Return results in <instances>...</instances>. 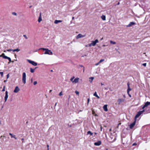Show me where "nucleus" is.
<instances>
[{"mask_svg":"<svg viewBox=\"0 0 150 150\" xmlns=\"http://www.w3.org/2000/svg\"><path fill=\"white\" fill-rule=\"evenodd\" d=\"M89 100H90L89 98H88V102H87L88 104V103H89Z\"/></svg>","mask_w":150,"mask_h":150,"instance_id":"obj_43","label":"nucleus"},{"mask_svg":"<svg viewBox=\"0 0 150 150\" xmlns=\"http://www.w3.org/2000/svg\"><path fill=\"white\" fill-rule=\"evenodd\" d=\"M116 44V42H113V44Z\"/></svg>","mask_w":150,"mask_h":150,"instance_id":"obj_50","label":"nucleus"},{"mask_svg":"<svg viewBox=\"0 0 150 150\" xmlns=\"http://www.w3.org/2000/svg\"><path fill=\"white\" fill-rule=\"evenodd\" d=\"M104 60V59H101L100 61L99 62V63H101L102 62H103Z\"/></svg>","mask_w":150,"mask_h":150,"instance_id":"obj_33","label":"nucleus"},{"mask_svg":"<svg viewBox=\"0 0 150 150\" xmlns=\"http://www.w3.org/2000/svg\"><path fill=\"white\" fill-rule=\"evenodd\" d=\"M4 52H6V50H4Z\"/></svg>","mask_w":150,"mask_h":150,"instance_id":"obj_64","label":"nucleus"},{"mask_svg":"<svg viewBox=\"0 0 150 150\" xmlns=\"http://www.w3.org/2000/svg\"><path fill=\"white\" fill-rule=\"evenodd\" d=\"M20 91V89L17 86L15 87V89L14 90V92L15 93H18Z\"/></svg>","mask_w":150,"mask_h":150,"instance_id":"obj_12","label":"nucleus"},{"mask_svg":"<svg viewBox=\"0 0 150 150\" xmlns=\"http://www.w3.org/2000/svg\"><path fill=\"white\" fill-rule=\"evenodd\" d=\"M119 4H120V2H118V3H117V5H119Z\"/></svg>","mask_w":150,"mask_h":150,"instance_id":"obj_55","label":"nucleus"},{"mask_svg":"<svg viewBox=\"0 0 150 150\" xmlns=\"http://www.w3.org/2000/svg\"><path fill=\"white\" fill-rule=\"evenodd\" d=\"M100 64V63H99V62H98V63L96 64H95V65L96 66H97V65H98Z\"/></svg>","mask_w":150,"mask_h":150,"instance_id":"obj_41","label":"nucleus"},{"mask_svg":"<svg viewBox=\"0 0 150 150\" xmlns=\"http://www.w3.org/2000/svg\"><path fill=\"white\" fill-rule=\"evenodd\" d=\"M44 54H48L49 55H52L53 54L51 50H49L48 49L45 51Z\"/></svg>","mask_w":150,"mask_h":150,"instance_id":"obj_4","label":"nucleus"},{"mask_svg":"<svg viewBox=\"0 0 150 150\" xmlns=\"http://www.w3.org/2000/svg\"><path fill=\"white\" fill-rule=\"evenodd\" d=\"M8 97V92L6 91L5 92V95L4 97L5 102H6Z\"/></svg>","mask_w":150,"mask_h":150,"instance_id":"obj_9","label":"nucleus"},{"mask_svg":"<svg viewBox=\"0 0 150 150\" xmlns=\"http://www.w3.org/2000/svg\"><path fill=\"white\" fill-rule=\"evenodd\" d=\"M5 59H7L9 61V62H8V63H10L11 62V59L10 58L8 57H5Z\"/></svg>","mask_w":150,"mask_h":150,"instance_id":"obj_22","label":"nucleus"},{"mask_svg":"<svg viewBox=\"0 0 150 150\" xmlns=\"http://www.w3.org/2000/svg\"><path fill=\"white\" fill-rule=\"evenodd\" d=\"M13 50H11V49H9V50H7V51L8 52H10L11 51H13Z\"/></svg>","mask_w":150,"mask_h":150,"instance_id":"obj_40","label":"nucleus"},{"mask_svg":"<svg viewBox=\"0 0 150 150\" xmlns=\"http://www.w3.org/2000/svg\"><path fill=\"white\" fill-rule=\"evenodd\" d=\"M74 17H72V19H74Z\"/></svg>","mask_w":150,"mask_h":150,"instance_id":"obj_63","label":"nucleus"},{"mask_svg":"<svg viewBox=\"0 0 150 150\" xmlns=\"http://www.w3.org/2000/svg\"><path fill=\"white\" fill-rule=\"evenodd\" d=\"M22 82L23 83L25 84L26 82V74L25 72H23L22 74Z\"/></svg>","mask_w":150,"mask_h":150,"instance_id":"obj_2","label":"nucleus"},{"mask_svg":"<svg viewBox=\"0 0 150 150\" xmlns=\"http://www.w3.org/2000/svg\"><path fill=\"white\" fill-rule=\"evenodd\" d=\"M33 81V78H31V82H32Z\"/></svg>","mask_w":150,"mask_h":150,"instance_id":"obj_45","label":"nucleus"},{"mask_svg":"<svg viewBox=\"0 0 150 150\" xmlns=\"http://www.w3.org/2000/svg\"><path fill=\"white\" fill-rule=\"evenodd\" d=\"M124 98H124L125 99V95L123 96Z\"/></svg>","mask_w":150,"mask_h":150,"instance_id":"obj_46","label":"nucleus"},{"mask_svg":"<svg viewBox=\"0 0 150 150\" xmlns=\"http://www.w3.org/2000/svg\"><path fill=\"white\" fill-rule=\"evenodd\" d=\"M129 92L127 91V94H128V95L129 94Z\"/></svg>","mask_w":150,"mask_h":150,"instance_id":"obj_54","label":"nucleus"},{"mask_svg":"<svg viewBox=\"0 0 150 150\" xmlns=\"http://www.w3.org/2000/svg\"><path fill=\"white\" fill-rule=\"evenodd\" d=\"M101 144V142L100 141H98V142H95L94 144L96 146H99Z\"/></svg>","mask_w":150,"mask_h":150,"instance_id":"obj_15","label":"nucleus"},{"mask_svg":"<svg viewBox=\"0 0 150 150\" xmlns=\"http://www.w3.org/2000/svg\"><path fill=\"white\" fill-rule=\"evenodd\" d=\"M137 144L136 143H134L133 144V145H136Z\"/></svg>","mask_w":150,"mask_h":150,"instance_id":"obj_44","label":"nucleus"},{"mask_svg":"<svg viewBox=\"0 0 150 150\" xmlns=\"http://www.w3.org/2000/svg\"><path fill=\"white\" fill-rule=\"evenodd\" d=\"M47 150H49V148H47Z\"/></svg>","mask_w":150,"mask_h":150,"instance_id":"obj_61","label":"nucleus"},{"mask_svg":"<svg viewBox=\"0 0 150 150\" xmlns=\"http://www.w3.org/2000/svg\"><path fill=\"white\" fill-rule=\"evenodd\" d=\"M5 86H4L3 87V88L2 91V92L4 91H5Z\"/></svg>","mask_w":150,"mask_h":150,"instance_id":"obj_36","label":"nucleus"},{"mask_svg":"<svg viewBox=\"0 0 150 150\" xmlns=\"http://www.w3.org/2000/svg\"><path fill=\"white\" fill-rule=\"evenodd\" d=\"M98 42V40L97 39H96L94 41H92L91 42L89 45L88 46L91 47V46H95L96 45V44Z\"/></svg>","mask_w":150,"mask_h":150,"instance_id":"obj_3","label":"nucleus"},{"mask_svg":"<svg viewBox=\"0 0 150 150\" xmlns=\"http://www.w3.org/2000/svg\"><path fill=\"white\" fill-rule=\"evenodd\" d=\"M103 109L104 111H107L108 110V109H107V105H104L103 106Z\"/></svg>","mask_w":150,"mask_h":150,"instance_id":"obj_17","label":"nucleus"},{"mask_svg":"<svg viewBox=\"0 0 150 150\" xmlns=\"http://www.w3.org/2000/svg\"><path fill=\"white\" fill-rule=\"evenodd\" d=\"M20 51V50L18 49V48H17V49H14V50H13V52H15V51H16V52H18L19 51Z\"/></svg>","mask_w":150,"mask_h":150,"instance_id":"obj_25","label":"nucleus"},{"mask_svg":"<svg viewBox=\"0 0 150 150\" xmlns=\"http://www.w3.org/2000/svg\"><path fill=\"white\" fill-rule=\"evenodd\" d=\"M92 114L95 116H97L96 114L95 113V112L93 110H92Z\"/></svg>","mask_w":150,"mask_h":150,"instance_id":"obj_30","label":"nucleus"},{"mask_svg":"<svg viewBox=\"0 0 150 150\" xmlns=\"http://www.w3.org/2000/svg\"><path fill=\"white\" fill-rule=\"evenodd\" d=\"M114 52L116 54H120V53L119 51V48L118 45L114 46Z\"/></svg>","mask_w":150,"mask_h":150,"instance_id":"obj_1","label":"nucleus"},{"mask_svg":"<svg viewBox=\"0 0 150 150\" xmlns=\"http://www.w3.org/2000/svg\"><path fill=\"white\" fill-rule=\"evenodd\" d=\"M142 65L145 67L146 66V63H143L142 64Z\"/></svg>","mask_w":150,"mask_h":150,"instance_id":"obj_39","label":"nucleus"},{"mask_svg":"<svg viewBox=\"0 0 150 150\" xmlns=\"http://www.w3.org/2000/svg\"><path fill=\"white\" fill-rule=\"evenodd\" d=\"M80 66L81 67H83L82 65L81 66Z\"/></svg>","mask_w":150,"mask_h":150,"instance_id":"obj_62","label":"nucleus"},{"mask_svg":"<svg viewBox=\"0 0 150 150\" xmlns=\"http://www.w3.org/2000/svg\"><path fill=\"white\" fill-rule=\"evenodd\" d=\"M125 100V99L123 98H120L118 100L117 102L119 104H120L121 103H123Z\"/></svg>","mask_w":150,"mask_h":150,"instance_id":"obj_7","label":"nucleus"},{"mask_svg":"<svg viewBox=\"0 0 150 150\" xmlns=\"http://www.w3.org/2000/svg\"><path fill=\"white\" fill-rule=\"evenodd\" d=\"M47 148H49V145H47Z\"/></svg>","mask_w":150,"mask_h":150,"instance_id":"obj_51","label":"nucleus"},{"mask_svg":"<svg viewBox=\"0 0 150 150\" xmlns=\"http://www.w3.org/2000/svg\"><path fill=\"white\" fill-rule=\"evenodd\" d=\"M9 74L7 75V79H8L9 77Z\"/></svg>","mask_w":150,"mask_h":150,"instance_id":"obj_42","label":"nucleus"},{"mask_svg":"<svg viewBox=\"0 0 150 150\" xmlns=\"http://www.w3.org/2000/svg\"><path fill=\"white\" fill-rule=\"evenodd\" d=\"M13 13V14L14 15H16V13Z\"/></svg>","mask_w":150,"mask_h":150,"instance_id":"obj_47","label":"nucleus"},{"mask_svg":"<svg viewBox=\"0 0 150 150\" xmlns=\"http://www.w3.org/2000/svg\"><path fill=\"white\" fill-rule=\"evenodd\" d=\"M7 81V80H4V82H6V81Z\"/></svg>","mask_w":150,"mask_h":150,"instance_id":"obj_49","label":"nucleus"},{"mask_svg":"<svg viewBox=\"0 0 150 150\" xmlns=\"http://www.w3.org/2000/svg\"><path fill=\"white\" fill-rule=\"evenodd\" d=\"M27 61L30 64H32L33 65L36 66L37 65V63L34 61L28 59Z\"/></svg>","mask_w":150,"mask_h":150,"instance_id":"obj_6","label":"nucleus"},{"mask_svg":"<svg viewBox=\"0 0 150 150\" xmlns=\"http://www.w3.org/2000/svg\"><path fill=\"white\" fill-rule=\"evenodd\" d=\"M35 69H32V68H30V71L31 72L33 73L35 71Z\"/></svg>","mask_w":150,"mask_h":150,"instance_id":"obj_28","label":"nucleus"},{"mask_svg":"<svg viewBox=\"0 0 150 150\" xmlns=\"http://www.w3.org/2000/svg\"><path fill=\"white\" fill-rule=\"evenodd\" d=\"M42 21V18L41 17V13H40V16L39 17L38 21L39 22H40Z\"/></svg>","mask_w":150,"mask_h":150,"instance_id":"obj_18","label":"nucleus"},{"mask_svg":"<svg viewBox=\"0 0 150 150\" xmlns=\"http://www.w3.org/2000/svg\"><path fill=\"white\" fill-rule=\"evenodd\" d=\"M135 122H136V120L135 121L132 123L130 125H129V127L130 129H132L134 126L135 124Z\"/></svg>","mask_w":150,"mask_h":150,"instance_id":"obj_14","label":"nucleus"},{"mask_svg":"<svg viewBox=\"0 0 150 150\" xmlns=\"http://www.w3.org/2000/svg\"><path fill=\"white\" fill-rule=\"evenodd\" d=\"M144 110L142 111H140L139 112L137 115L135 117V119H136L137 118H138L139 116L142 114L144 112Z\"/></svg>","mask_w":150,"mask_h":150,"instance_id":"obj_5","label":"nucleus"},{"mask_svg":"<svg viewBox=\"0 0 150 150\" xmlns=\"http://www.w3.org/2000/svg\"><path fill=\"white\" fill-rule=\"evenodd\" d=\"M128 88L127 90V91L129 92L131 90V89L130 87V84L129 82H128L127 83Z\"/></svg>","mask_w":150,"mask_h":150,"instance_id":"obj_16","label":"nucleus"},{"mask_svg":"<svg viewBox=\"0 0 150 150\" xmlns=\"http://www.w3.org/2000/svg\"><path fill=\"white\" fill-rule=\"evenodd\" d=\"M87 134H90V135H93V133L91 132L90 131H88L87 133Z\"/></svg>","mask_w":150,"mask_h":150,"instance_id":"obj_26","label":"nucleus"},{"mask_svg":"<svg viewBox=\"0 0 150 150\" xmlns=\"http://www.w3.org/2000/svg\"><path fill=\"white\" fill-rule=\"evenodd\" d=\"M21 140H24V139H23V138L22 139H21Z\"/></svg>","mask_w":150,"mask_h":150,"instance_id":"obj_58","label":"nucleus"},{"mask_svg":"<svg viewBox=\"0 0 150 150\" xmlns=\"http://www.w3.org/2000/svg\"><path fill=\"white\" fill-rule=\"evenodd\" d=\"M93 96L96 97L98 99H99L100 98L97 95L96 92H95L93 94Z\"/></svg>","mask_w":150,"mask_h":150,"instance_id":"obj_23","label":"nucleus"},{"mask_svg":"<svg viewBox=\"0 0 150 150\" xmlns=\"http://www.w3.org/2000/svg\"><path fill=\"white\" fill-rule=\"evenodd\" d=\"M62 22V21H61V20H55L54 21V23L55 24H57L59 23H61Z\"/></svg>","mask_w":150,"mask_h":150,"instance_id":"obj_20","label":"nucleus"},{"mask_svg":"<svg viewBox=\"0 0 150 150\" xmlns=\"http://www.w3.org/2000/svg\"><path fill=\"white\" fill-rule=\"evenodd\" d=\"M75 93L76 95H78V96H79V91H75Z\"/></svg>","mask_w":150,"mask_h":150,"instance_id":"obj_31","label":"nucleus"},{"mask_svg":"<svg viewBox=\"0 0 150 150\" xmlns=\"http://www.w3.org/2000/svg\"><path fill=\"white\" fill-rule=\"evenodd\" d=\"M111 130H112V129H110V131H111Z\"/></svg>","mask_w":150,"mask_h":150,"instance_id":"obj_57","label":"nucleus"},{"mask_svg":"<svg viewBox=\"0 0 150 150\" xmlns=\"http://www.w3.org/2000/svg\"><path fill=\"white\" fill-rule=\"evenodd\" d=\"M23 36L26 39H27L28 38L25 35H24Z\"/></svg>","mask_w":150,"mask_h":150,"instance_id":"obj_38","label":"nucleus"},{"mask_svg":"<svg viewBox=\"0 0 150 150\" xmlns=\"http://www.w3.org/2000/svg\"><path fill=\"white\" fill-rule=\"evenodd\" d=\"M74 77L73 76V77H72V78H71V79H70V81L73 82V81H74L73 79H74Z\"/></svg>","mask_w":150,"mask_h":150,"instance_id":"obj_32","label":"nucleus"},{"mask_svg":"<svg viewBox=\"0 0 150 150\" xmlns=\"http://www.w3.org/2000/svg\"><path fill=\"white\" fill-rule=\"evenodd\" d=\"M59 96H61L63 95V94L62 93V91H61L59 94Z\"/></svg>","mask_w":150,"mask_h":150,"instance_id":"obj_34","label":"nucleus"},{"mask_svg":"<svg viewBox=\"0 0 150 150\" xmlns=\"http://www.w3.org/2000/svg\"><path fill=\"white\" fill-rule=\"evenodd\" d=\"M56 105H57V103H55V106H56Z\"/></svg>","mask_w":150,"mask_h":150,"instance_id":"obj_60","label":"nucleus"},{"mask_svg":"<svg viewBox=\"0 0 150 150\" xmlns=\"http://www.w3.org/2000/svg\"><path fill=\"white\" fill-rule=\"evenodd\" d=\"M150 105V102H147L145 103V105L143 107L142 109H144L145 107Z\"/></svg>","mask_w":150,"mask_h":150,"instance_id":"obj_11","label":"nucleus"},{"mask_svg":"<svg viewBox=\"0 0 150 150\" xmlns=\"http://www.w3.org/2000/svg\"><path fill=\"white\" fill-rule=\"evenodd\" d=\"M110 43H112V41H110Z\"/></svg>","mask_w":150,"mask_h":150,"instance_id":"obj_53","label":"nucleus"},{"mask_svg":"<svg viewBox=\"0 0 150 150\" xmlns=\"http://www.w3.org/2000/svg\"><path fill=\"white\" fill-rule=\"evenodd\" d=\"M101 18L103 21H105L106 20L105 16L103 15H102L101 16Z\"/></svg>","mask_w":150,"mask_h":150,"instance_id":"obj_24","label":"nucleus"},{"mask_svg":"<svg viewBox=\"0 0 150 150\" xmlns=\"http://www.w3.org/2000/svg\"><path fill=\"white\" fill-rule=\"evenodd\" d=\"M79 78H75L73 81V83H78L79 82Z\"/></svg>","mask_w":150,"mask_h":150,"instance_id":"obj_13","label":"nucleus"},{"mask_svg":"<svg viewBox=\"0 0 150 150\" xmlns=\"http://www.w3.org/2000/svg\"><path fill=\"white\" fill-rule=\"evenodd\" d=\"M47 48H40L39 49V50H43L45 51H46V50H47Z\"/></svg>","mask_w":150,"mask_h":150,"instance_id":"obj_29","label":"nucleus"},{"mask_svg":"<svg viewBox=\"0 0 150 150\" xmlns=\"http://www.w3.org/2000/svg\"><path fill=\"white\" fill-rule=\"evenodd\" d=\"M136 24V23L134 22H131L129 23L127 26V27H130L132 25H134Z\"/></svg>","mask_w":150,"mask_h":150,"instance_id":"obj_10","label":"nucleus"},{"mask_svg":"<svg viewBox=\"0 0 150 150\" xmlns=\"http://www.w3.org/2000/svg\"><path fill=\"white\" fill-rule=\"evenodd\" d=\"M1 57H3V58L5 59V57H7L5 55L4 53H3L0 56Z\"/></svg>","mask_w":150,"mask_h":150,"instance_id":"obj_27","label":"nucleus"},{"mask_svg":"<svg viewBox=\"0 0 150 150\" xmlns=\"http://www.w3.org/2000/svg\"><path fill=\"white\" fill-rule=\"evenodd\" d=\"M85 35H82L81 34H79L76 37V38L78 39L80 38H83L85 36Z\"/></svg>","mask_w":150,"mask_h":150,"instance_id":"obj_8","label":"nucleus"},{"mask_svg":"<svg viewBox=\"0 0 150 150\" xmlns=\"http://www.w3.org/2000/svg\"><path fill=\"white\" fill-rule=\"evenodd\" d=\"M9 134L11 136V138H13L16 139H17V138L16 137V136L15 135L11 133H10Z\"/></svg>","mask_w":150,"mask_h":150,"instance_id":"obj_19","label":"nucleus"},{"mask_svg":"<svg viewBox=\"0 0 150 150\" xmlns=\"http://www.w3.org/2000/svg\"><path fill=\"white\" fill-rule=\"evenodd\" d=\"M101 86H103V85H104V84L102 83H101Z\"/></svg>","mask_w":150,"mask_h":150,"instance_id":"obj_52","label":"nucleus"},{"mask_svg":"<svg viewBox=\"0 0 150 150\" xmlns=\"http://www.w3.org/2000/svg\"><path fill=\"white\" fill-rule=\"evenodd\" d=\"M84 67H83V72H84Z\"/></svg>","mask_w":150,"mask_h":150,"instance_id":"obj_56","label":"nucleus"},{"mask_svg":"<svg viewBox=\"0 0 150 150\" xmlns=\"http://www.w3.org/2000/svg\"><path fill=\"white\" fill-rule=\"evenodd\" d=\"M37 83V81H35L33 82V84L34 85H36Z\"/></svg>","mask_w":150,"mask_h":150,"instance_id":"obj_37","label":"nucleus"},{"mask_svg":"<svg viewBox=\"0 0 150 150\" xmlns=\"http://www.w3.org/2000/svg\"><path fill=\"white\" fill-rule=\"evenodd\" d=\"M128 95H129V97H131V95H130V94H128Z\"/></svg>","mask_w":150,"mask_h":150,"instance_id":"obj_48","label":"nucleus"},{"mask_svg":"<svg viewBox=\"0 0 150 150\" xmlns=\"http://www.w3.org/2000/svg\"><path fill=\"white\" fill-rule=\"evenodd\" d=\"M0 74L1 75V77H3V72H0Z\"/></svg>","mask_w":150,"mask_h":150,"instance_id":"obj_35","label":"nucleus"},{"mask_svg":"<svg viewBox=\"0 0 150 150\" xmlns=\"http://www.w3.org/2000/svg\"><path fill=\"white\" fill-rule=\"evenodd\" d=\"M86 47H88V45H86Z\"/></svg>","mask_w":150,"mask_h":150,"instance_id":"obj_59","label":"nucleus"},{"mask_svg":"<svg viewBox=\"0 0 150 150\" xmlns=\"http://www.w3.org/2000/svg\"><path fill=\"white\" fill-rule=\"evenodd\" d=\"M94 79V78L93 77H90L89 78V82L91 83H92L93 80Z\"/></svg>","mask_w":150,"mask_h":150,"instance_id":"obj_21","label":"nucleus"}]
</instances>
